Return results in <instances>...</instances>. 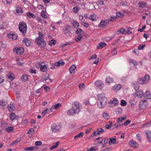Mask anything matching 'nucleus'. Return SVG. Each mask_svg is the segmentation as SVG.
Here are the masks:
<instances>
[{
    "instance_id": "1",
    "label": "nucleus",
    "mask_w": 151,
    "mask_h": 151,
    "mask_svg": "<svg viewBox=\"0 0 151 151\" xmlns=\"http://www.w3.org/2000/svg\"><path fill=\"white\" fill-rule=\"evenodd\" d=\"M72 108L68 111V114L69 115H73V114L78 113L80 109V103L77 101L73 102L72 104Z\"/></svg>"
},
{
    "instance_id": "2",
    "label": "nucleus",
    "mask_w": 151,
    "mask_h": 151,
    "mask_svg": "<svg viewBox=\"0 0 151 151\" xmlns=\"http://www.w3.org/2000/svg\"><path fill=\"white\" fill-rule=\"evenodd\" d=\"M97 99L99 101L98 103V106L99 107L102 108L104 107L106 105L107 100L105 94L102 93L98 95Z\"/></svg>"
},
{
    "instance_id": "3",
    "label": "nucleus",
    "mask_w": 151,
    "mask_h": 151,
    "mask_svg": "<svg viewBox=\"0 0 151 151\" xmlns=\"http://www.w3.org/2000/svg\"><path fill=\"white\" fill-rule=\"evenodd\" d=\"M19 29L23 35H24L27 32V27L26 23L20 22L19 24Z\"/></svg>"
},
{
    "instance_id": "4",
    "label": "nucleus",
    "mask_w": 151,
    "mask_h": 151,
    "mask_svg": "<svg viewBox=\"0 0 151 151\" xmlns=\"http://www.w3.org/2000/svg\"><path fill=\"white\" fill-rule=\"evenodd\" d=\"M35 42L40 47H44L46 45V43L44 39L36 38Z\"/></svg>"
},
{
    "instance_id": "5",
    "label": "nucleus",
    "mask_w": 151,
    "mask_h": 151,
    "mask_svg": "<svg viewBox=\"0 0 151 151\" xmlns=\"http://www.w3.org/2000/svg\"><path fill=\"white\" fill-rule=\"evenodd\" d=\"M61 127L58 125L54 124L51 127V130L53 132H57L60 131Z\"/></svg>"
},
{
    "instance_id": "6",
    "label": "nucleus",
    "mask_w": 151,
    "mask_h": 151,
    "mask_svg": "<svg viewBox=\"0 0 151 151\" xmlns=\"http://www.w3.org/2000/svg\"><path fill=\"white\" fill-rule=\"evenodd\" d=\"M147 100H145L141 101L139 104V110H143L144 109L146 108V104L145 103H146V104H147Z\"/></svg>"
},
{
    "instance_id": "7",
    "label": "nucleus",
    "mask_w": 151,
    "mask_h": 151,
    "mask_svg": "<svg viewBox=\"0 0 151 151\" xmlns=\"http://www.w3.org/2000/svg\"><path fill=\"white\" fill-rule=\"evenodd\" d=\"M13 51L16 52V53L18 55H20L23 53L24 52V49L22 47L14 48L13 49Z\"/></svg>"
},
{
    "instance_id": "8",
    "label": "nucleus",
    "mask_w": 151,
    "mask_h": 151,
    "mask_svg": "<svg viewBox=\"0 0 151 151\" xmlns=\"http://www.w3.org/2000/svg\"><path fill=\"white\" fill-rule=\"evenodd\" d=\"M95 84L99 89H102L104 86V84L103 82L101 81L100 80L96 81L95 82Z\"/></svg>"
},
{
    "instance_id": "9",
    "label": "nucleus",
    "mask_w": 151,
    "mask_h": 151,
    "mask_svg": "<svg viewBox=\"0 0 151 151\" xmlns=\"http://www.w3.org/2000/svg\"><path fill=\"white\" fill-rule=\"evenodd\" d=\"M144 95V93L143 91L142 90H139L135 92L134 94V96H135L139 98H141Z\"/></svg>"
},
{
    "instance_id": "10",
    "label": "nucleus",
    "mask_w": 151,
    "mask_h": 151,
    "mask_svg": "<svg viewBox=\"0 0 151 151\" xmlns=\"http://www.w3.org/2000/svg\"><path fill=\"white\" fill-rule=\"evenodd\" d=\"M23 151H32L35 150H37L38 149V147L36 146H34L31 147H26L24 149Z\"/></svg>"
},
{
    "instance_id": "11",
    "label": "nucleus",
    "mask_w": 151,
    "mask_h": 151,
    "mask_svg": "<svg viewBox=\"0 0 151 151\" xmlns=\"http://www.w3.org/2000/svg\"><path fill=\"white\" fill-rule=\"evenodd\" d=\"M8 37L9 38H12L13 40H15L17 38V35L14 33H9L7 35Z\"/></svg>"
},
{
    "instance_id": "12",
    "label": "nucleus",
    "mask_w": 151,
    "mask_h": 151,
    "mask_svg": "<svg viewBox=\"0 0 151 151\" xmlns=\"http://www.w3.org/2000/svg\"><path fill=\"white\" fill-rule=\"evenodd\" d=\"M22 42L25 44L27 46H28L30 45L31 41L28 38H25L22 41Z\"/></svg>"
},
{
    "instance_id": "13",
    "label": "nucleus",
    "mask_w": 151,
    "mask_h": 151,
    "mask_svg": "<svg viewBox=\"0 0 151 151\" xmlns=\"http://www.w3.org/2000/svg\"><path fill=\"white\" fill-rule=\"evenodd\" d=\"M7 108L8 110L10 112L13 111L15 109L14 104L12 103H11L9 105Z\"/></svg>"
},
{
    "instance_id": "14",
    "label": "nucleus",
    "mask_w": 151,
    "mask_h": 151,
    "mask_svg": "<svg viewBox=\"0 0 151 151\" xmlns=\"http://www.w3.org/2000/svg\"><path fill=\"white\" fill-rule=\"evenodd\" d=\"M106 45V44L103 42H100L97 46V49H101L105 47Z\"/></svg>"
},
{
    "instance_id": "15",
    "label": "nucleus",
    "mask_w": 151,
    "mask_h": 151,
    "mask_svg": "<svg viewBox=\"0 0 151 151\" xmlns=\"http://www.w3.org/2000/svg\"><path fill=\"white\" fill-rule=\"evenodd\" d=\"M10 119L12 120H15L17 122V123L18 122V120L17 119H16V118L17 117V116L15 114L13 113H12L10 115Z\"/></svg>"
},
{
    "instance_id": "16",
    "label": "nucleus",
    "mask_w": 151,
    "mask_h": 151,
    "mask_svg": "<svg viewBox=\"0 0 151 151\" xmlns=\"http://www.w3.org/2000/svg\"><path fill=\"white\" fill-rule=\"evenodd\" d=\"M65 29L63 30V32L65 34H66L70 32V26L69 25H66L65 26Z\"/></svg>"
},
{
    "instance_id": "17",
    "label": "nucleus",
    "mask_w": 151,
    "mask_h": 151,
    "mask_svg": "<svg viewBox=\"0 0 151 151\" xmlns=\"http://www.w3.org/2000/svg\"><path fill=\"white\" fill-rule=\"evenodd\" d=\"M145 132L146 135V137L148 139L149 141V142L151 143V132L148 131L147 132L145 131Z\"/></svg>"
},
{
    "instance_id": "18",
    "label": "nucleus",
    "mask_w": 151,
    "mask_h": 151,
    "mask_svg": "<svg viewBox=\"0 0 151 151\" xmlns=\"http://www.w3.org/2000/svg\"><path fill=\"white\" fill-rule=\"evenodd\" d=\"M129 145L130 147H132L134 145H137L134 146L135 147H137L138 146V145L133 140H131L129 143Z\"/></svg>"
},
{
    "instance_id": "19",
    "label": "nucleus",
    "mask_w": 151,
    "mask_h": 151,
    "mask_svg": "<svg viewBox=\"0 0 151 151\" xmlns=\"http://www.w3.org/2000/svg\"><path fill=\"white\" fill-rule=\"evenodd\" d=\"M144 97L147 99H150L151 98V95L150 92L147 91L145 93H144Z\"/></svg>"
},
{
    "instance_id": "20",
    "label": "nucleus",
    "mask_w": 151,
    "mask_h": 151,
    "mask_svg": "<svg viewBox=\"0 0 151 151\" xmlns=\"http://www.w3.org/2000/svg\"><path fill=\"white\" fill-rule=\"evenodd\" d=\"M14 128L13 127L9 126L8 127L5 128L4 129V131L6 132L9 133L11 132H12Z\"/></svg>"
},
{
    "instance_id": "21",
    "label": "nucleus",
    "mask_w": 151,
    "mask_h": 151,
    "mask_svg": "<svg viewBox=\"0 0 151 151\" xmlns=\"http://www.w3.org/2000/svg\"><path fill=\"white\" fill-rule=\"evenodd\" d=\"M65 64V62L62 60L59 61L58 62H56L55 63V65L57 66H62Z\"/></svg>"
},
{
    "instance_id": "22",
    "label": "nucleus",
    "mask_w": 151,
    "mask_h": 151,
    "mask_svg": "<svg viewBox=\"0 0 151 151\" xmlns=\"http://www.w3.org/2000/svg\"><path fill=\"white\" fill-rule=\"evenodd\" d=\"M122 86L119 84H116L113 87V89L115 91H118L121 88Z\"/></svg>"
},
{
    "instance_id": "23",
    "label": "nucleus",
    "mask_w": 151,
    "mask_h": 151,
    "mask_svg": "<svg viewBox=\"0 0 151 151\" xmlns=\"http://www.w3.org/2000/svg\"><path fill=\"white\" fill-rule=\"evenodd\" d=\"M76 68V66L75 65H73L69 69L70 73H73V71L75 70Z\"/></svg>"
},
{
    "instance_id": "24",
    "label": "nucleus",
    "mask_w": 151,
    "mask_h": 151,
    "mask_svg": "<svg viewBox=\"0 0 151 151\" xmlns=\"http://www.w3.org/2000/svg\"><path fill=\"white\" fill-rule=\"evenodd\" d=\"M145 80H144V78H140L137 81L138 83L141 84H143L146 83V82H145Z\"/></svg>"
},
{
    "instance_id": "25",
    "label": "nucleus",
    "mask_w": 151,
    "mask_h": 151,
    "mask_svg": "<svg viewBox=\"0 0 151 151\" xmlns=\"http://www.w3.org/2000/svg\"><path fill=\"white\" fill-rule=\"evenodd\" d=\"M40 70L42 72H46L47 70V67L46 65H41L40 67Z\"/></svg>"
},
{
    "instance_id": "26",
    "label": "nucleus",
    "mask_w": 151,
    "mask_h": 151,
    "mask_svg": "<svg viewBox=\"0 0 151 151\" xmlns=\"http://www.w3.org/2000/svg\"><path fill=\"white\" fill-rule=\"evenodd\" d=\"M27 16L29 18H36V16L34 14L30 12H27Z\"/></svg>"
},
{
    "instance_id": "27",
    "label": "nucleus",
    "mask_w": 151,
    "mask_h": 151,
    "mask_svg": "<svg viewBox=\"0 0 151 151\" xmlns=\"http://www.w3.org/2000/svg\"><path fill=\"white\" fill-rule=\"evenodd\" d=\"M118 101L117 99L116 98H114L113 101H111L109 102V103L112 104H114V105L115 106L118 103Z\"/></svg>"
},
{
    "instance_id": "28",
    "label": "nucleus",
    "mask_w": 151,
    "mask_h": 151,
    "mask_svg": "<svg viewBox=\"0 0 151 151\" xmlns=\"http://www.w3.org/2000/svg\"><path fill=\"white\" fill-rule=\"evenodd\" d=\"M21 79L23 81H25L28 80V77L26 74L23 75L21 78Z\"/></svg>"
},
{
    "instance_id": "29",
    "label": "nucleus",
    "mask_w": 151,
    "mask_h": 151,
    "mask_svg": "<svg viewBox=\"0 0 151 151\" xmlns=\"http://www.w3.org/2000/svg\"><path fill=\"white\" fill-rule=\"evenodd\" d=\"M16 12L17 13H22L23 12L22 9L19 7H16Z\"/></svg>"
},
{
    "instance_id": "30",
    "label": "nucleus",
    "mask_w": 151,
    "mask_h": 151,
    "mask_svg": "<svg viewBox=\"0 0 151 151\" xmlns=\"http://www.w3.org/2000/svg\"><path fill=\"white\" fill-rule=\"evenodd\" d=\"M83 132H81L79 133L78 134H77V135L75 136L74 137V138L75 139H76L82 137L83 136Z\"/></svg>"
},
{
    "instance_id": "31",
    "label": "nucleus",
    "mask_w": 151,
    "mask_h": 151,
    "mask_svg": "<svg viewBox=\"0 0 151 151\" xmlns=\"http://www.w3.org/2000/svg\"><path fill=\"white\" fill-rule=\"evenodd\" d=\"M106 81L107 83H110L112 82L113 79L110 77H108L106 78Z\"/></svg>"
},
{
    "instance_id": "32",
    "label": "nucleus",
    "mask_w": 151,
    "mask_h": 151,
    "mask_svg": "<svg viewBox=\"0 0 151 151\" xmlns=\"http://www.w3.org/2000/svg\"><path fill=\"white\" fill-rule=\"evenodd\" d=\"M59 142H57L56 143V145H54L53 146L50 147V150H52L54 148H56L57 147H58V146L59 145Z\"/></svg>"
},
{
    "instance_id": "33",
    "label": "nucleus",
    "mask_w": 151,
    "mask_h": 151,
    "mask_svg": "<svg viewBox=\"0 0 151 151\" xmlns=\"http://www.w3.org/2000/svg\"><path fill=\"white\" fill-rule=\"evenodd\" d=\"M104 130L102 128H100L99 129H97V134H102L104 133Z\"/></svg>"
},
{
    "instance_id": "34",
    "label": "nucleus",
    "mask_w": 151,
    "mask_h": 151,
    "mask_svg": "<svg viewBox=\"0 0 151 151\" xmlns=\"http://www.w3.org/2000/svg\"><path fill=\"white\" fill-rule=\"evenodd\" d=\"M72 24L73 27L75 28H77L79 26V23L77 21H74L72 23Z\"/></svg>"
},
{
    "instance_id": "35",
    "label": "nucleus",
    "mask_w": 151,
    "mask_h": 151,
    "mask_svg": "<svg viewBox=\"0 0 151 151\" xmlns=\"http://www.w3.org/2000/svg\"><path fill=\"white\" fill-rule=\"evenodd\" d=\"M124 116H125V117H122L119 118L117 120V122L119 123L120 122H122V121L125 119L127 118V116L126 115H125Z\"/></svg>"
},
{
    "instance_id": "36",
    "label": "nucleus",
    "mask_w": 151,
    "mask_h": 151,
    "mask_svg": "<svg viewBox=\"0 0 151 151\" xmlns=\"http://www.w3.org/2000/svg\"><path fill=\"white\" fill-rule=\"evenodd\" d=\"M144 78V80H145V82H146V83H147L150 80V77L149 75L147 74L145 76Z\"/></svg>"
},
{
    "instance_id": "37",
    "label": "nucleus",
    "mask_w": 151,
    "mask_h": 151,
    "mask_svg": "<svg viewBox=\"0 0 151 151\" xmlns=\"http://www.w3.org/2000/svg\"><path fill=\"white\" fill-rule=\"evenodd\" d=\"M147 4L146 2H140L138 3L139 6L140 7L143 8L144 7L146 6V4Z\"/></svg>"
},
{
    "instance_id": "38",
    "label": "nucleus",
    "mask_w": 151,
    "mask_h": 151,
    "mask_svg": "<svg viewBox=\"0 0 151 151\" xmlns=\"http://www.w3.org/2000/svg\"><path fill=\"white\" fill-rule=\"evenodd\" d=\"M88 18L90 19L93 21H94L96 20V15L94 14L91 15Z\"/></svg>"
},
{
    "instance_id": "39",
    "label": "nucleus",
    "mask_w": 151,
    "mask_h": 151,
    "mask_svg": "<svg viewBox=\"0 0 151 151\" xmlns=\"http://www.w3.org/2000/svg\"><path fill=\"white\" fill-rule=\"evenodd\" d=\"M82 37V35L80 34L79 35L78 37H76L75 38V40L77 42H78L81 39Z\"/></svg>"
},
{
    "instance_id": "40",
    "label": "nucleus",
    "mask_w": 151,
    "mask_h": 151,
    "mask_svg": "<svg viewBox=\"0 0 151 151\" xmlns=\"http://www.w3.org/2000/svg\"><path fill=\"white\" fill-rule=\"evenodd\" d=\"M21 140L20 138H17L16 140L13 141L11 144V145L12 146H13L16 143H17V142H20Z\"/></svg>"
},
{
    "instance_id": "41",
    "label": "nucleus",
    "mask_w": 151,
    "mask_h": 151,
    "mask_svg": "<svg viewBox=\"0 0 151 151\" xmlns=\"http://www.w3.org/2000/svg\"><path fill=\"white\" fill-rule=\"evenodd\" d=\"M11 73L9 72L7 75V77H8V78L10 79V80L12 81L14 78L11 76Z\"/></svg>"
},
{
    "instance_id": "42",
    "label": "nucleus",
    "mask_w": 151,
    "mask_h": 151,
    "mask_svg": "<svg viewBox=\"0 0 151 151\" xmlns=\"http://www.w3.org/2000/svg\"><path fill=\"white\" fill-rule=\"evenodd\" d=\"M103 116L106 119H108L109 118V115L106 113H104L103 114Z\"/></svg>"
},
{
    "instance_id": "43",
    "label": "nucleus",
    "mask_w": 151,
    "mask_h": 151,
    "mask_svg": "<svg viewBox=\"0 0 151 151\" xmlns=\"http://www.w3.org/2000/svg\"><path fill=\"white\" fill-rule=\"evenodd\" d=\"M81 24L84 27H87L88 26V24L87 23L85 22L84 21H81Z\"/></svg>"
},
{
    "instance_id": "44",
    "label": "nucleus",
    "mask_w": 151,
    "mask_h": 151,
    "mask_svg": "<svg viewBox=\"0 0 151 151\" xmlns=\"http://www.w3.org/2000/svg\"><path fill=\"white\" fill-rule=\"evenodd\" d=\"M116 112L117 114H120L122 113V109L120 108H117Z\"/></svg>"
},
{
    "instance_id": "45",
    "label": "nucleus",
    "mask_w": 151,
    "mask_h": 151,
    "mask_svg": "<svg viewBox=\"0 0 151 151\" xmlns=\"http://www.w3.org/2000/svg\"><path fill=\"white\" fill-rule=\"evenodd\" d=\"M61 106V104L60 103H58L55 105H54L53 107V108L54 109H57L59 108Z\"/></svg>"
},
{
    "instance_id": "46",
    "label": "nucleus",
    "mask_w": 151,
    "mask_h": 151,
    "mask_svg": "<svg viewBox=\"0 0 151 151\" xmlns=\"http://www.w3.org/2000/svg\"><path fill=\"white\" fill-rule=\"evenodd\" d=\"M41 16L42 17L45 18H47V16L45 14V12L44 11H42L41 14Z\"/></svg>"
},
{
    "instance_id": "47",
    "label": "nucleus",
    "mask_w": 151,
    "mask_h": 151,
    "mask_svg": "<svg viewBox=\"0 0 151 151\" xmlns=\"http://www.w3.org/2000/svg\"><path fill=\"white\" fill-rule=\"evenodd\" d=\"M55 40L52 39L51 41H50V43H49V45L51 46L55 45Z\"/></svg>"
},
{
    "instance_id": "48",
    "label": "nucleus",
    "mask_w": 151,
    "mask_h": 151,
    "mask_svg": "<svg viewBox=\"0 0 151 151\" xmlns=\"http://www.w3.org/2000/svg\"><path fill=\"white\" fill-rule=\"evenodd\" d=\"M39 36L37 37L36 38H39V39H43L44 37L43 36V34L42 33L39 32L38 33Z\"/></svg>"
},
{
    "instance_id": "49",
    "label": "nucleus",
    "mask_w": 151,
    "mask_h": 151,
    "mask_svg": "<svg viewBox=\"0 0 151 151\" xmlns=\"http://www.w3.org/2000/svg\"><path fill=\"white\" fill-rule=\"evenodd\" d=\"M127 104V102L124 100H122L121 101V105L122 106H124Z\"/></svg>"
},
{
    "instance_id": "50",
    "label": "nucleus",
    "mask_w": 151,
    "mask_h": 151,
    "mask_svg": "<svg viewBox=\"0 0 151 151\" xmlns=\"http://www.w3.org/2000/svg\"><path fill=\"white\" fill-rule=\"evenodd\" d=\"M7 104V103L6 101H4L3 100H0V105L3 106L6 105Z\"/></svg>"
},
{
    "instance_id": "51",
    "label": "nucleus",
    "mask_w": 151,
    "mask_h": 151,
    "mask_svg": "<svg viewBox=\"0 0 151 151\" xmlns=\"http://www.w3.org/2000/svg\"><path fill=\"white\" fill-rule=\"evenodd\" d=\"M80 8L77 7H74L73 8V12L76 13H77Z\"/></svg>"
},
{
    "instance_id": "52",
    "label": "nucleus",
    "mask_w": 151,
    "mask_h": 151,
    "mask_svg": "<svg viewBox=\"0 0 151 151\" xmlns=\"http://www.w3.org/2000/svg\"><path fill=\"white\" fill-rule=\"evenodd\" d=\"M79 88L81 90H83L85 87V85L84 83L81 84H79Z\"/></svg>"
},
{
    "instance_id": "53",
    "label": "nucleus",
    "mask_w": 151,
    "mask_h": 151,
    "mask_svg": "<svg viewBox=\"0 0 151 151\" xmlns=\"http://www.w3.org/2000/svg\"><path fill=\"white\" fill-rule=\"evenodd\" d=\"M48 110V109L46 108L44 111H42V116H44L45 115V114L47 113V111Z\"/></svg>"
},
{
    "instance_id": "54",
    "label": "nucleus",
    "mask_w": 151,
    "mask_h": 151,
    "mask_svg": "<svg viewBox=\"0 0 151 151\" xmlns=\"http://www.w3.org/2000/svg\"><path fill=\"white\" fill-rule=\"evenodd\" d=\"M127 5V3L124 1H122L120 3V5L122 6H126Z\"/></svg>"
},
{
    "instance_id": "55",
    "label": "nucleus",
    "mask_w": 151,
    "mask_h": 151,
    "mask_svg": "<svg viewBox=\"0 0 151 151\" xmlns=\"http://www.w3.org/2000/svg\"><path fill=\"white\" fill-rule=\"evenodd\" d=\"M42 143L41 141H36L35 143V145L37 146H39L42 145Z\"/></svg>"
},
{
    "instance_id": "56",
    "label": "nucleus",
    "mask_w": 151,
    "mask_h": 151,
    "mask_svg": "<svg viewBox=\"0 0 151 151\" xmlns=\"http://www.w3.org/2000/svg\"><path fill=\"white\" fill-rule=\"evenodd\" d=\"M109 145H111L110 143H112L113 142V141H116V138H111L109 139Z\"/></svg>"
},
{
    "instance_id": "57",
    "label": "nucleus",
    "mask_w": 151,
    "mask_h": 151,
    "mask_svg": "<svg viewBox=\"0 0 151 151\" xmlns=\"http://www.w3.org/2000/svg\"><path fill=\"white\" fill-rule=\"evenodd\" d=\"M136 136L137 137V139L140 142H141L142 140L141 139V138L140 137V135L139 134H136Z\"/></svg>"
},
{
    "instance_id": "58",
    "label": "nucleus",
    "mask_w": 151,
    "mask_h": 151,
    "mask_svg": "<svg viewBox=\"0 0 151 151\" xmlns=\"http://www.w3.org/2000/svg\"><path fill=\"white\" fill-rule=\"evenodd\" d=\"M125 30L123 28H121L119 29V30H118L117 32H119L120 33L123 34L124 32H125Z\"/></svg>"
},
{
    "instance_id": "59",
    "label": "nucleus",
    "mask_w": 151,
    "mask_h": 151,
    "mask_svg": "<svg viewBox=\"0 0 151 151\" xmlns=\"http://www.w3.org/2000/svg\"><path fill=\"white\" fill-rule=\"evenodd\" d=\"M116 48H114V49H113L111 51V54L114 55L116 54L117 53V52L116 51Z\"/></svg>"
},
{
    "instance_id": "60",
    "label": "nucleus",
    "mask_w": 151,
    "mask_h": 151,
    "mask_svg": "<svg viewBox=\"0 0 151 151\" xmlns=\"http://www.w3.org/2000/svg\"><path fill=\"white\" fill-rule=\"evenodd\" d=\"M45 77L43 78V80L45 81H46L47 80L49 79V75L48 73H46L45 75Z\"/></svg>"
},
{
    "instance_id": "61",
    "label": "nucleus",
    "mask_w": 151,
    "mask_h": 151,
    "mask_svg": "<svg viewBox=\"0 0 151 151\" xmlns=\"http://www.w3.org/2000/svg\"><path fill=\"white\" fill-rule=\"evenodd\" d=\"M145 45H139L138 47V50H139L142 49L143 48L145 47Z\"/></svg>"
},
{
    "instance_id": "62",
    "label": "nucleus",
    "mask_w": 151,
    "mask_h": 151,
    "mask_svg": "<svg viewBox=\"0 0 151 151\" xmlns=\"http://www.w3.org/2000/svg\"><path fill=\"white\" fill-rule=\"evenodd\" d=\"M119 14L121 16H123L124 14L123 13H121L120 12H117L116 14V16L117 17H119Z\"/></svg>"
},
{
    "instance_id": "63",
    "label": "nucleus",
    "mask_w": 151,
    "mask_h": 151,
    "mask_svg": "<svg viewBox=\"0 0 151 151\" xmlns=\"http://www.w3.org/2000/svg\"><path fill=\"white\" fill-rule=\"evenodd\" d=\"M35 131L34 129L33 128H31L27 132V133L29 134H31L33 132H34Z\"/></svg>"
},
{
    "instance_id": "64",
    "label": "nucleus",
    "mask_w": 151,
    "mask_h": 151,
    "mask_svg": "<svg viewBox=\"0 0 151 151\" xmlns=\"http://www.w3.org/2000/svg\"><path fill=\"white\" fill-rule=\"evenodd\" d=\"M106 24H104L103 21H101L99 24V26L101 27H104L105 26Z\"/></svg>"
}]
</instances>
